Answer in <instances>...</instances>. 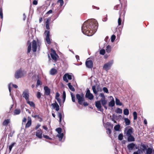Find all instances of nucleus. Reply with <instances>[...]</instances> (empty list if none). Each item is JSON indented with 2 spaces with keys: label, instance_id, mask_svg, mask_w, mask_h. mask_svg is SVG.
<instances>
[{
  "label": "nucleus",
  "instance_id": "45",
  "mask_svg": "<svg viewBox=\"0 0 154 154\" xmlns=\"http://www.w3.org/2000/svg\"><path fill=\"white\" fill-rule=\"evenodd\" d=\"M123 139V135L122 134H120L118 136V139L119 140H121Z\"/></svg>",
  "mask_w": 154,
  "mask_h": 154
},
{
  "label": "nucleus",
  "instance_id": "52",
  "mask_svg": "<svg viewBox=\"0 0 154 154\" xmlns=\"http://www.w3.org/2000/svg\"><path fill=\"white\" fill-rule=\"evenodd\" d=\"M103 89L104 92L106 93H109L108 90L106 87H103Z\"/></svg>",
  "mask_w": 154,
  "mask_h": 154
},
{
  "label": "nucleus",
  "instance_id": "38",
  "mask_svg": "<svg viewBox=\"0 0 154 154\" xmlns=\"http://www.w3.org/2000/svg\"><path fill=\"white\" fill-rule=\"evenodd\" d=\"M124 114L125 115H128L129 114V110L127 109H125L123 111Z\"/></svg>",
  "mask_w": 154,
  "mask_h": 154
},
{
  "label": "nucleus",
  "instance_id": "62",
  "mask_svg": "<svg viewBox=\"0 0 154 154\" xmlns=\"http://www.w3.org/2000/svg\"><path fill=\"white\" fill-rule=\"evenodd\" d=\"M32 116L34 118H36L37 117L38 119H39V118L40 117L39 115H35L34 116Z\"/></svg>",
  "mask_w": 154,
  "mask_h": 154
},
{
  "label": "nucleus",
  "instance_id": "24",
  "mask_svg": "<svg viewBox=\"0 0 154 154\" xmlns=\"http://www.w3.org/2000/svg\"><path fill=\"white\" fill-rule=\"evenodd\" d=\"M57 70L54 68L51 69L50 71V73L51 75H54L57 73Z\"/></svg>",
  "mask_w": 154,
  "mask_h": 154
},
{
  "label": "nucleus",
  "instance_id": "64",
  "mask_svg": "<svg viewBox=\"0 0 154 154\" xmlns=\"http://www.w3.org/2000/svg\"><path fill=\"white\" fill-rule=\"evenodd\" d=\"M42 128L44 129L46 131H47L48 130V128L47 127V126H46L45 125L43 126Z\"/></svg>",
  "mask_w": 154,
  "mask_h": 154
},
{
  "label": "nucleus",
  "instance_id": "18",
  "mask_svg": "<svg viewBox=\"0 0 154 154\" xmlns=\"http://www.w3.org/2000/svg\"><path fill=\"white\" fill-rule=\"evenodd\" d=\"M135 146V144L133 143H130L129 144L127 145V148L129 150H132L133 149L134 146Z\"/></svg>",
  "mask_w": 154,
  "mask_h": 154
},
{
  "label": "nucleus",
  "instance_id": "25",
  "mask_svg": "<svg viewBox=\"0 0 154 154\" xmlns=\"http://www.w3.org/2000/svg\"><path fill=\"white\" fill-rule=\"evenodd\" d=\"M26 101H27V103L30 106L33 107V108L35 107V105L33 102L30 101H29V100H28Z\"/></svg>",
  "mask_w": 154,
  "mask_h": 154
},
{
  "label": "nucleus",
  "instance_id": "30",
  "mask_svg": "<svg viewBox=\"0 0 154 154\" xmlns=\"http://www.w3.org/2000/svg\"><path fill=\"white\" fill-rule=\"evenodd\" d=\"M116 105L119 106H122V103H121L120 100L118 98H116Z\"/></svg>",
  "mask_w": 154,
  "mask_h": 154
},
{
  "label": "nucleus",
  "instance_id": "59",
  "mask_svg": "<svg viewBox=\"0 0 154 154\" xmlns=\"http://www.w3.org/2000/svg\"><path fill=\"white\" fill-rule=\"evenodd\" d=\"M52 10H50L47 12L46 14H51L52 13Z\"/></svg>",
  "mask_w": 154,
  "mask_h": 154
},
{
  "label": "nucleus",
  "instance_id": "58",
  "mask_svg": "<svg viewBox=\"0 0 154 154\" xmlns=\"http://www.w3.org/2000/svg\"><path fill=\"white\" fill-rule=\"evenodd\" d=\"M60 14V12H58L55 15H54L55 17V18L56 19L59 16V14Z\"/></svg>",
  "mask_w": 154,
  "mask_h": 154
},
{
  "label": "nucleus",
  "instance_id": "5",
  "mask_svg": "<svg viewBox=\"0 0 154 154\" xmlns=\"http://www.w3.org/2000/svg\"><path fill=\"white\" fill-rule=\"evenodd\" d=\"M44 34L46 35V40L48 44L50 45L51 41L50 39V32L49 31L45 30Z\"/></svg>",
  "mask_w": 154,
  "mask_h": 154
},
{
  "label": "nucleus",
  "instance_id": "50",
  "mask_svg": "<svg viewBox=\"0 0 154 154\" xmlns=\"http://www.w3.org/2000/svg\"><path fill=\"white\" fill-rule=\"evenodd\" d=\"M36 97H37L38 99H39L41 97V94L39 92H37V94H36Z\"/></svg>",
  "mask_w": 154,
  "mask_h": 154
},
{
  "label": "nucleus",
  "instance_id": "55",
  "mask_svg": "<svg viewBox=\"0 0 154 154\" xmlns=\"http://www.w3.org/2000/svg\"><path fill=\"white\" fill-rule=\"evenodd\" d=\"M100 95L102 97L101 99H104V100L105 99V95L103 93H100Z\"/></svg>",
  "mask_w": 154,
  "mask_h": 154
},
{
  "label": "nucleus",
  "instance_id": "32",
  "mask_svg": "<svg viewBox=\"0 0 154 154\" xmlns=\"http://www.w3.org/2000/svg\"><path fill=\"white\" fill-rule=\"evenodd\" d=\"M20 109H15L14 111V115H18L20 113Z\"/></svg>",
  "mask_w": 154,
  "mask_h": 154
},
{
  "label": "nucleus",
  "instance_id": "3",
  "mask_svg": "<svg viewBox=\"0 0 154 154\" xmlns=\"http://www.w3.org/2000/svg\"><path fill=\"white\" fill-rule=\"evenodd\" d=\"M24 75L23 72L21 69H20L17 70L15 72L14 75L15 77L17 79L21 78Z\"/></svg>",
  "mask_w": 154,
  "mask_h": 154
},
{
  "label": "nucleus",
  "instance_id": "44",
  "mask_svg": "<svg viewBox=\"0 0 154 154\" xmlns=\"http://www.w3.org/2000/svg\"><path fill=\"white\" fill-rule=\"evenodd\" d=\"M56 130L59 134H60L61 133L62 129L60 128H57Z\"/></svg>",
  "mask_w": 154,
  "mask_h": 154
},
{
  "label": "nucleus",
  "instance_id": "8",
  "mask_svg": "<svg viewBox=\"0 0 154 154\" xmlns=\"http://www.w3.org/2000/svg\"><path fill=\"white\" fill-rule=\"evenodd\" d=\"M50 55L52 59L54 60L55 62L57 60V58L59 57V56L55 51H54L52 53H51Z\"/></svg>",
  "mask_w": 154,
  "mask_h": 154
},
{
  "label": "nucleus",
  "instance_id": "1",
  "mask_svg": "<svg viewBox=\"0 0 154 154\" xmlns=\"http://www.w3.org/2000/svg\"><path fill=\"white\" fill-rule=\"evenodd\" d=\"M97 28V22L94 20L91 19L84 23L82 27V30L85 34L91 36L94 34Z\"/></svg>",
  "mask_w": 154,
  "mask_h": 154
},
{
  "label": "nucleus",
  "instance_id": "28",
  "mask_svg": "<svg viewBox=\"0 0 154 154\" xmlns=\"http://www.w3.org/2000/svg\"><path fill=\"white\" fill-rule=\"evenodd\" d=\"M140 149L144 151L146 149V146L144 144L142 143L140 145Z\"/></svg>",
  "mask_w": 154,
  "mask_h": 154
},
{
  "label": "nucleus",
  "instance_id": "49",
  "mask_svg": "<svg viewBox=\"0 0 154 154\" xmlns=\"http://www.w3.org/2000/svg\"><path fill=\"white\" fill-rule=\"evenodd\" d=\"M57 3H60V6H61L63 5L64 2L63 0H58Z\"/></svg>",
  "mask_w": 154,
  "mask_h": 154
},
{
  "label": "nucleus",
  "instance_id": "20",
  "mask_svg": "<svg viewBox=\"0 0 154 154\" xmlns=\"http://www.w3.org/2000/svg\"><path fill=\"white\" fill-rule=\"evenodd\" d=\"M100 101V102H101L102 106L104 107V108L106 109H107V107L106 106V105L107 102V100H106L105 99L104 100V99H101Z\"/></svg>",
  "mask_w": 154,
  "mask_h": 154
},
{
  "label": "nucleus",
  "instance_id": "27",
  "mask_svg": "<svg viewBox=\"0 0 154 154\" xmlns=\"http://www.w3.org/2000/svg\"><path fill=\"white\" fill-rule=\"evenodd\" d=\"M68 85L69 88L72 91L74 92L75 91V89L73 87V86L71 85L70 83H69L68 84Z\"/></svg>",
  "mask_w": 154,
  "mask_h": 154
},
{
  "label": "nucleus",
  "instance_id": "51",
  "mask_svg": "<svg viewBox=\"0 0 154 154\" xmlns=\"http://www.w3.org/2000/svg\"><path fill=\"white\" fill-rule=\"evenodd\" d=\"M71 97H72V101L73 102H75V97L74 95H72V94L71 93Z\"/></svg>",
  "mask_w": 154,
  "mask_h": 154
},
{
  "label": "nucleus",
  "instance_id": "9",
  "mask_svg": "<svg viewBox=\"0 0 154 154\" xmlns=\"http://www.w3.org/2000/svg\"><path fill=\"white\" fill-rule=\"evenodd\" d=\"M87 59L85 62V65L87 67L92 68L93 66V63L91 60H88Z\"/></svg>",
  "mask_w": 154,
  "mask_h": 154
},
{
  "label": "nucleus",
  "instance_id": "40",
  "mask_svg": "<svg viewBox=\"0 0 154 154\" xmlns=\"http://www.w3.org/2000/svg\"><path fill=\"white\" fill-rule=\"evenodd\" d=\"M120 128V125H116L114 127L115 130L116 131H118L119 130Z\"/></svg>",
  "mask_w": 154,
  "mask_h": 154
},
{
  "label": "nucleus",
  "instance_id": "41",
  "mask_svg": "<svg viewBox=\"0 0 154 154\" xmlns=\"http://www.w3.org/2000/svg\"><path fill=\"white\" fill-rule=\"evenodd\" d=\"M58 117L59 118V122H61L62 120V116L61 113L60 112H58Z\"/></svg>",
  "mask_w": 154,
  "mask_h": 154
},
{
  "label": "nucleus",
  "instance_id": "14",
  "mask_svg": "<svg viewBox=\"0 0 154 154\" xmlns=\"http://www.w3.org/2000/svg\"><path fill=\"white\" fill-rule=\"evenodd\" d=\"M51 105L54 108H55V109L57 111H58L60 110L59 106L56 101L55 103H52Z\"/></svg>",
  "mask_w": 154,
  "mask_h": 154
},
{
  "label": "nucleus",
  "instance_id": "53",
  "mask_svg": "<svg viewBox=\"0 0 154 154\" xmlns=\"http://www.w3.org/2000/svg\"><path fill=\"white\" fill-rule=\"evenodd\" d=\"M121 19L120 16L118 19V23L119 25H120L121 24Z\"/></svg>",
  "mask_w": 154,
  "mask_h": 154
},
{
  "label": "nucleus",
  "instance_id": "7",
  "mask_svg": "<svg viewBox=\"0 0 154 154\" xmlns=\"http://www.w3.org/2000/svg\"><path fill=\"white\" fill-rule=\"evenodd\" d=\"M85 97L86 98H88L90 100H91L94 98V96L93 94L90 93V90L88 89H87Z\"/></svg>",
  "mask_w": 154,
  "mask_h": 154
},
{
  "label": "nucleus",
  "instance_id": "39",
  "mask_svg": "<svg viewBox=\"0 0 154 154\" xmlns=\"http://www.w3.org/2000/svg\"><path fill=\"white\" fill-rule=\"evenodd\" d=\"M133 115L134 117V119L136 120L137 119V114L136 112H133Z\"/></svg>",
  "mask_w": 154,
  "mask_h": 154
},
{
  "label": "nucleus",
  "instance_id": "2",
  "mask_svg": "<svg viewBox=\"0 0 154 154\" xmlns=\"http://www.w3.org/2000/svg\"><path fill=\"white\" fill-rule=\"evenodd\" d=\"M76 99L78 100V103L80 105H82L83 102L85 101L84 98V94L82 93L80 94H77L76 95Z\"/></svg>",
  "mask_w": 154,
  "mask_h": 154
},
{
  "label": "nucleus",
  "instance_id": "26",
  "mask_svg": "<svg viewBox=\"0 0 154 154\" xmlns=\"http://www.w3.org/2000/svg\"><path fill=\"white\" fill-rule=\"evenodd\" d=\"M126 125H129L131 124V121L128 118H125L124 119Z\"/></svg>",
  "mask_w": 154,
  "mask_h": 154
},
{
  "label": "nucleus",
  "instance_id": "42",
  "mask_svg": "<svg viewBox=\"0 0 154 154\" xmlns=\"http://www.w3.org/2000/svg\"><path fill=\"white\" fill-rule=\"evenodd\" d=\"M16 144L15 143H12L11 145L9 146V152H10L12 149L14 145Z\"/></svg>",
  "mask_w": 154,
  "mask_h": 154
},
{
  "label": "nucleus",
  "instance_id": "29",
  "mask_svg": "<svg viewBox=\"0 0 154 154\" xmlns=\"http://www.w3.org/2000/svg\"><path fill=\"white\" fill-rule=\"evenodd\" d=\"M32 121L30 119V120H28L27 123L26 124L25 126V128H27L29 127L31 125Z\"/></svg>",
  "mask_w": 154,
  "mask_h": 154
},
{
  "label": "nucleus",
  "instance_id": "4",
  "mask_svg": "<svg viewBox=\"0 0 154 154\" xmlns=\"http://www.w3.org/2000/svg\"><path fill=\"white\" fill-rule=\"evenodd\" d=\"M113 64L112 61H110L105 64L103 66V69L106 71H108L110 69Z\"/></svg>",
  "mask_w": 154,
  "mask_h": 154
},
{
  "label": "nucleus",
  "instance_id": "12",
  "mask_svg": "<svg viewBox=\"0 0 154 154\" xmlns=\"http://www.w3.org/2000/svg\"><path fill=\"white\" fill-rule=\"evenodd\" d=\"M42 131L41 129L37 130L36 133V136L39 139L42 138Z\"/></svg>",
  "mask_w": 154,
  "mask_h": 154
},
{
  "label": "nucleus",
  "instance_id": "34",
  "mask_svg": "<svg viewBox=\"0 0 154 154\" xmlns=\"http://www.w3.org/2000/svg\"><path fill=\"white\" fill-rule=\"evenodd\" d=\"M115 112L117 113L121 114L122 113V109L120 108H118L115 110Z\"/></svg>",
  "mask_w": 154,
  "mask_h": 154
},
{
  "label": "nucleus",
  "instance_id": "56",
  "mask_svg": "<svg viewBox=\"0 0 154 154\" xmlns=\"http://www.w3.org/2000/svg\"><path fill=\"white\" fill-rule=\"evenodd\" d=\"M82 104L85 106H87L89 104L87 102H83Z\"/></svg>",
  "mask_w": 154,
  "mask_h": 154
},
{
  "label": "nucleus",
  "instance_id": "60",
  "mask_svg": "<svg viewBox=\"0 0 154 154\" xmlns=\"http://www.w3.org/2000/svg\"><path fill=\"white\" fill-rule=\"evenodd\" d=\"M38 4V2L37 1L34 0L33 2V4L34 5H36Z\"/></svg>",
  "mask_w": 154,
  "mask_h": 154
},
{
  "label": "nucleus",
  "instance_id": "35",
  "mask_svg": "<svg viewBox=\"0 0 154 154\" xmlns=\"http://www.w3.org/2000/svg\"><path fill=\"white\" fill-rule=\"evenodd\" d=\"M92 89L93 90L94 93L95 94H97L99 91V90L97 91L96 90V87L94 85H93L92 86Z\"/></svg>",
  "mask_w": 154,
  "mask_h": 154
},
{
  "label": "nucleus",
  "instance_id": "57",
  "mask_svg": "<svg viewBox=\"0 0 154 154\" xmlns=\"http://www.w3.org/2000/svg\"><path fill=\"white\" fill-rule=\"evenodd\" d=\"M106 132L107 134H111V129L109 128H108L106 131Z\"/></svg>",
  "mask_w": 154,
  "mask_h": 154
},
{
  "label": "nucleus",
  "instance_id": "22",
  "mask_svg": "<svg viewBox=\"0 0 154 154\" xmlns=\"http://www.w3.org/2000/svg\"><path fill=\"white\" fill-rule=\"evenodd\" d=\"M153 151L154 152V150L152 148H148L146 151V154H151Z\"/></svg>",
  "mask_w": 154,
  "mask_h": 154
},
{
  "label": "nucleus",
  "instance_id": "37",
  "mask_svg": "<svg viewBox=\"0 0 154 154\" xmlns=\"http://www.w3.org/2000/svg\"><path fill=\"white\" fill-rule=\"evenodd\" d=\"M0 16L1 18L2 19L3 18V14L2 7L1 5H0Z\"/></svg>",
  "mask_w": 154,
  "mask_h": 154
},
{
  "label": "nucleus",
  "instance_id": "17",
  "mask_svg": "<svg viewBox=\"0 0 154 154\" xmlns=\"http://www.w3.org/2000/svg\"><path fill=\"white\" fill-rule=\"evenodd\" d=\"M95 106L99 110H100L101 106L100 103V101H97L95 102Z\"/></svg>",
  "mask_w": 154,
  "mask_h": 154
},
{
  "label": "nucleus",
  "instance_id": "54",
  "mask_svg": "<svg viewBox=\"0 0 154 154\" xmlns=\"http://www.w3.org/2000/svg\"><path fill=\"white\" fill-rule=\"evenodd\" d=\"M43 137L47 139H48V140H51V138L48 136V135H43Z\"/></svg>",
  "mask_w": 154,
  "mask_h": 154
},
{
  "label": "nucleus",
  "instance_id": "48",
  "mask_svg": "<svg viewBox=\"0 0 154 154\" xmlns=\"http://www.w3.org/2000/svg\"><path fill=\"white\" fill-rule=\"evenodd\" d=\"M66 93L65 91H63V102H64L65 100L66 99Z\"/></svg>",
  "mask_w": 154,
  "mask_h": 154
},
{
  "label": "nucleus",
  "instance_id": "11",
  "mask_svg": "<svg viewBox=\"0 0 154 154\" xmlns=\"http://www.w3.org/2000/svg\"><path fill=\"white\" fill-rule=\"evenodd\" d=\"M32 50L33 52L36 51L37 49V45L36 42L35 40H33L32 42Z\"/></svg>",
  "mask_w": 154,
  "mask_h": 154
},
{
  "label": "nucleus",
  "instance_id": "21",
  "mask_svg": "<svg viewBox=\"0 0 154 154\" xmlns=\"http://www.w3.org/2000/svg\"><path fill=\"white\" fill-rule=\"evenodd\" d=\"M127 140L128 142H133L135 141V138L132 135L127 137Z\"/></svg>",
  "mask_w": 154,
  "mask_h": 154
},
{
  "label": "nucleus",
  "instance_id": "10",
  "mask_svg": "<svg viewBox=\"0 0 154 154\" xmlns=\"http://www.w3.org/2000/svg\"><path fill=\"white\" fill-rule=\"evenodd\" d=\"M67 77L69 80H71L72 79V75L69 74L68 73H66L63 76V80L66 82H68V80L67 79Z\"/></svg>",
  "mask_w": 154,
  "mask_h": 154
},
{
  "label": "nucleus",
  "instance_id": "47",
  "mask_svg": "<svg viewBox=\"0 0 154 154\" xmlns=\"http://www.w3.org/2000/svg\"><path fill=\"white\" fill-rule=\"evenodd\" d=\"M116 36L115 35H112L111 37V42H113L114 41L115 39H116Z\"/></svg>",
  "mask_w": 154,
  "mask_h": 154
},
{
  "label": "nucleus",
  "instance_id": "36",
  "mask_svg": "<svg viewBox=\"0 0 154 154\" xmlns=\"http://www.w3.org/2000/svg\"><path fill=\"white\" fill-rule=\"evenodd\" d=\"M57 136L58 137L59 140L61 141L62 140L63 137V133L59 134V135H57Z\"/></svg>",
  "mask_w": 154,
  "mask_h": 154
},
{
  "label": "nucleus",
  "instance_id": "16",
  "mask_svg": "<svg viewBox=\"0 0 154 154\" xmlns=\"http://www.w3.org/2000/svg\"><path fill=\"white\" fill-rule=\"evenodd\" d=\"M51 19L50 17L48 18L45 23V27L47 29H50L49 24L50 23V21H51Z\"/></svg>",
  "mask_w": 154,
  "mask_h": 154
},
{
  "label": "nucleus",
  "instance_id": "23",
  "mask_svg": "<svg viewBox=\"0 0 154 154\" xmlns=\"http://www.w3.org/2000/svg\"><path fill=\"white\" fill-rule=\"evenodd\" d=\"M10 119H7L4 120L2 123V125L3 126H7L8 124L10 123Z\"/></svg>",
  "mask_w": 154,
  "mask_h": 154
},
{
  "label": "nucleus",
  "instance_id": "43",
  "mask_svg": "<svg viewBox=\"0 0 154 154\" xmlns=\"http://www.w3.org/2000/svg\"><path fill=\"white\" fill-rule=\"evenodd\" d=\"M42 85V83L41 81L39 80V79H38L37 81V83L36 86L38 87L39 85Z\"/></svg>",
  "mask_w": 154,
  "mask_h": 154
},
{
  "label": "nucleus",
  "instance_id": "61",
  "mask_svg": "<svg viewBox=\"0 0 154 154\" xmlns=\"http://www.w3.org/2000/svg\"><path fill=\"white\" fill-rule=\"evenodd\" d=\"M56 99L57 100L58 102L60 104L61 103V99L59 98H57V97Z\"/></svg>",
  "mask_w": 154,
  "mask_h": 154
},
{
  "label": "nucleus",
  "instance_id": "19",
  "mask_svg": "<svg viewBox=\"0 0 154 154\" xmlns=\"http://www.w3.org/2000/svg\"><path fill=\"white\" fill-rule=\"evenodd\" d=\"M27 45L28 46L27 53L28 54L30 53L31 49V43L29 41H27Z\"/></svg>",
  "mask_w": 154,
  "mask_h": 154
},
{
  "label": "nucleus",
  "instance_id": "15",
  "mask_svg": "<svg viewBox=\"0 0 154 154\" xmlns=\"http://www.w3.org/2000/svg\"><path fill=\"white\" fill-rule=\"evenodd\" d=\"M133 128L131 127L130 128L128 129L126 132V135L127 137L132 135L133 133Z\"/></svg>",
  "mask_w": 154,
  "mask_h": 154
},
{
  "label": "nucleus",
  "instance_id": "6",
  "mask_svg": "<svg viewBox=\"0 0 154 154\" xmlns=\"http://www.w3.org/2000/svg\"><path fill=\"white\" fill-rule=\"evenodd\" d=\"M22 96L26 99V101H28L29 100V90L28 89L25 90L23 92Z\"/></svg>",
  "mask_w": 154,
  "mask_h": 154
},
{
  "label": "nucleus",
  "instance_id": "33",
  "mask_svg": "<svg viewBox=\"0 0 154 154\" xmlns=\"http://www.w3.org/2000/svg\"><path fill=\"white\" fill-rule=\"evenodd\" d=\"M115 105V102L114 100H111L109 103V106L113 107Z\"/></svg>",
  "mask_w": 154,
  "mask_h": 154
},
{
  "label": "nucleus",
  "instance_id": "31",
  "mask_svg": "<svg viewBox=\"0 0 154 154\" xmlns=\"http://www.w3.org/2000/svg\"><path fill=\"white\" fill-rule=\"evenodd\" d=\"M111 48L110 45H107L106 49V52L109 53L111 51Z\"/></svg>",
  "mask_w": 154,
  "mask_h": 154
},
{
  "label": "nucleus",
  "instance_id": "63",
  "mask_svg": "<svg viewBox=\"0 0 154 154\" xmlns=\"http://www.w3.org/2000/svg\"><path fill=\"white\" fill-rule=\"evenodd\" d=\"M40 126V125L39 124H38L36 126L35 128V130L38 129Z\"/></svg>",
  "mask_w": 154,
  "mask_h": 154
},
{
  "label": "nucleus",
  "instance_id": "46",
  "mask_svg": "<svg viewBox=\"0 0 154 154\" xmlns=\"http://www.w3.org/2000/svg\"><path fill=\"white\" fill-rule=\"evenodd\" d=\"M105 53V51L104 49H102L100 50V54L104 55Z\"/></svg>",
  "mask_w": 154,
  "mask_h": 154
},
{
  "label": "nucleus",
  "instance_id": "13",
  "mask_svg": "<svg viewBox=\"0 0 154 154\" xmlns=\"http://www.w3.org/2000/svg\"><path fill=\"white\" fill-rule=\"evenodd\" d=\"M44 89L45 91V94L47 96L49 95L51 93L50 89L47 86L44 87Z\"/></svg>",
  "mask_w": 154,
  "mask_h": 154
}]
</instances>
